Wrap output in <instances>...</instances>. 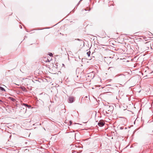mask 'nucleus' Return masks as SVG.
I'll list each match as a JSON object with an SVG mask.
<instances>
[{
	"instance_id": "obj_8",
	"label": "nucleus",
	"mask_w": 153,
	"mask_h": 153,
	"mask_svg": "<svg viewBox=\"0 0 153 153\" xmlns=\"http://www.w3.org/2000/svg\"><path fill=\"white\" fill-rule=\"evenodd\" d=\"M0 90L2 91H5V90L3 87L0 86Z\"/></svg>"
},
{
	"instance_id": "obj_6",
	"label": "nucleus",
	"mask_w": 153,
	"mask_h": 153,
	"mask_svg": "<svg viewBox=\"0 0 153 153\" xmlns=\"http://www.w3.org/2000/svg\"><path fill=\"white\" fill-rule=\"evenodd\" d=\"M122 76V78H123V79H125V75H124V74H120V75H117V76Z\"/></svg>"
},
{
	"instance_id": "obj_12",
	"label": "nucleus",
	"mask_w": 153,
	"mask_h": 153,
	"mask_svg": "<svg viewBox=\"0 0 153 153\" xmlns=\"http://www.w3.org/2000/svg\"><path fill=\"white\" fill-rule=\"evenodd\" d=\"M113 68V67H109V68L108 69V70H109V69H111V68Z\"/></svg>"
},
{
	"instance_id": "obj_2",
	"label": "nucleus",
	"mask_w": 153,
	"mask_h": 153,
	"mask_svg": "<svg viewBox=\"0 0 153 153\" xmlns=\"http://www.w3.org/2000/svg\"><path fill=\"white\" fill-rule=\"evenodd\" d=\"M105 124V123L103 120H101L99 122L98 125L100 127H102L104 126Z\"/></svg>"
},
{
	"instance_id": "obj_3",
	"label": "nucleus",
	"mask_w": 153,
	"mask_h": 153,
	"mask_svg": "<svg viewBox=\"0 0 153 153\" xmlns=\"http://www.w3.org/2000/svg\"><path fill=\"white\" fill-rule=\"evenodd\" d=\"M74 98L73 96H70L69 97V102L70 103H72L74 102Z\"/></svg>"
},
{
	"instance_id": "obj_13",
	"label": "nucleus",
	"mask_w": 153,
	"mask_h": 153,
	"mask_svg": "<svg viewBox=\"0 0 153 153\" xmlns=\"http://www.w3.org/2000/svg\"><path fill=\"white\" fill-rule=\"evenodd\" d=\"M75 40H78V41H80V40H80V39H75Z\"/></svg>"
},
{
	"instance_id": "obj_19",
	"label": "nucleus",
	"mask_w": 153,
	"mask_h": 153,
	"mask_svg": "<svg viewBox=\"0 0 153 153\" xmlns=\"http://www.w3.org/2000/svg\"><path fill=\"white\" fill-rule=\"evenodd\" d=\"M86 98H87V96H86Z\"/></svg>"
},
{
	"instance_id": "obj_1",
	"label": "nucleus",
	"mask_w": 153,
	"mask_h": 153,
	"mask_svg": "<svg viewBox=\"0 0 153 153\" xmlns=\"http://www.w3.org/2000/svg\"><path fill=\"white\" fill-rule=\"evenodd\" d=\"M105 112L107 114H109V113H112L113 109V107L112 105H107L105 106Z\"/></svg>"
},
{
	"instance_id": "obj_16",
	"label": "nucleus",
	"mask_w": 153,
	"mask_h": 153,
	"mask_svg": "<svg viewBox=\"0 0 153 153\" xmlns=\"http://www.w3.org/2000/svg\"><path fill=\"white\" fill-rule=\"evenodd\" d=\"M82 0H81L80 1H79V3L78 4H79V2H80V1H81Z\"/></svg>"
},
{
	"instance_id": "obj_14",
	"label": "nucleus",
	"mask_w": 153,
	"mask_h": 153,
	"mask_svg": "<svg viewBox=\"0 0 153 153\" xmlns=\"http://www.w3.org/2000/svg\"><path fill=\"white\" fill-rule=\"evenodd\" d=\"M120 129H123V127H120Z\"/></svg>"
},
{
	"instance_id": "obj_11",
	"label": "nucleus",
	"mask_w": 153,
	"mask_h": 153,
	"mask_svg": "<svg viewBox=\"0 0 153 153\" xmlns=\"http://www.w3.org/2000/svg\"><path fill=\"white\" fill-rule=\"evenodd\" d=\"M70 126L72 124V122L71 121H70Z\"/></svg>"
},
{
	"instance_id": "obj_5",
	"label": "nucleus",
	"mask_w": 153,
	"mask_h": 153,
	"mask_svg": "<svg viewBox=\"0 0 153 153\" xmlns=\"http://www.w3.org/2000/svg\"><path fill=\"white\" fill-rule=\"evenodd\" d=\"M20 88L23 91L27 92V91L26 90V88L24 87H21Z\"/></svg>"
},
{
	"instance_id": "obj_17",
	"label": "nucleus",
	"mask_w": 153,
	"mask_h": 153,
	"mask_svg": "<svg viewBox=\"0 0 153 153\" xmlns=\"http://www.w3.org/2000/svg\"><path fill=\"white\" fill-rule=\"evenodd\" d=\"M20 26L21 28H22V26L21 25H20Z\"/></svg>"
},
{
	"instance_id": "obj_4",
	"label": "nucleus",
	"mask_w": 153,
	"mask_h": 153,
	"mask_svg": "<svg viewBox=\"0 0 153 153\" xmlns=\"http://www.w3.org/2000/svg\"><path fill=\"white\" fill-rule=\"evenodd\" d=\"M22 105H24L27 107H28L29 108H31V105H28L27 104H26V103H23L22 104Z\"/></svg>"
},
{
	"instance_id": "obj_9",
	"label": "nucleus",
	"mask_w": 153,
	"mask_h": 153,
	"mask_svg": "<svg viewBox=\"0 0 153 153\" xmlns=\"http://www.w3.org/2000/svg\"><path fill=\"white\" fill-rule=\"evenodd\" d=\"M91 52L89 51L87 53V54L88 56H89L90 55Z\"/></svg>"
},
{
	"instance_id": "obj_15",
	"label": "nucleus",
	"mask_w": 153,
	"mask_h": 153,
	"mask_svg": "<svg viewBox=\"0 0 153 153\" xmlns=\"http://www.w3.org/2000/svg\"><path fill=\"white\" fill-rule=\"evenodd\" d=\"M2 102V101L1 100H0V103L1 104V102Z\"/></svg>"
},
{
	"instance_id": "obj_18",
	"label": "nucleus",
	"mask_w": 153,
	"mask_h": 153,
	"mask_svg": "<svg viewBox=\"0 0 153 153\" xmlns=\"http://www.w3.org/2000/svg\"><path fill=\"white\" fill-rule=\"evenodd\" d=\"M42 29H40V30H42ZM39 30V29H37V30Z\"/></svg>"
},
{
	"instance_id": "obj_7",
	"label": "nucleus",
	"mask_w": 153,
	"mask_h": 153,
	"mask_svg": "<svg viewBox=\"0 0 153 153\" xmlns=\"http://www.w3.org/2000/svg\"><path fill=\"white\" fill-rule=\"evenodd\" d=\"M9 99L11 100L13 102H15L16 101V100L14 98H13L12 97H9Z\"/></svg>"
},
{
	"instance_id": "obj_10",
	"label": "nucleus",
	"mask_w": 153,
	"mask_h": 153,
	"mask_svg": "<svg viewBox=\"0 0 153 153\" xmlns=\"http://www.w3.org/2000/svg\"><path fill=\"white\" fill-rule=\"evenodd\" d=\"M48 54L50 56H53V54L52 53H49Z\"/></svg>"
}]
</instances>
